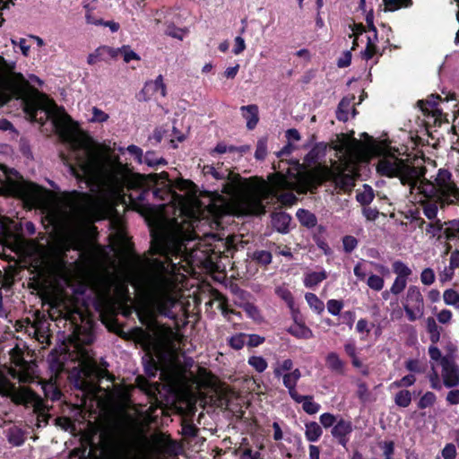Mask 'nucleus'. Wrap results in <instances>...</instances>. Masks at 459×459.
<instances>
[{
    "label": "nucleus",
    "instance_id": "23",
    "mask_svg": "<svg viewBox=\"0 0 459 459\" xmlns=\"http://www.w3.org/2000/svg\"><path fill=\"white\" fill-rule=\"evenodd\" d=\"M325 363L330 370L337 374H343L344 362L336 352H329L325 358Z\"/></svg>",
    "mask_w": 459,
    "mask_h": 459
},
{
    "label": "nucleus",
    "instance_id": "43",
    "mask_svg": "<svg viewBox=\"0 0 459 459\" xmlns=\"http://www.w3.org/2000/svg\"><path fill=\"white\" fill-rule=\"evenodd\" d=\"M356 198L361 204H370L374 199L373 189L369 186L365 185L363 190L357 194Z\"/></svg>",
    "mask_w": 459,
    "mask_h": 459
},
{
    "label": "nucleus",
    "instance_id": "13",
    "mask_svg": "<svg viewBox=\"0 0 459 459\" xmlns=\"http://www.w3.org/2000/svg\"><path fill=\"white\" fill-rule=\"evenodd\" d=\"M447 100H442L438 96H431L427 100H420L418 105L425 116L432 117L434 123L441 122L443 119L448 120L446 115L443 113L445 104Z\"/></svg>",
    "mask_w": 459,
    "mask_h": 459
},
{
    "label": "nucleus",
    "instance_id": "36",
    "mask_svg": "<svg viewBox=\"0 0 459 459\" xmlns=\"http://www.w3.org/2000/svg\"><path fill=\"white\" fill-rule=\"evenodd\" d=\"M300 377V370L299 368H295L282 376V382L285 387H292L297 385V383Z\"/></svg>",
    "mask_w": 459,
    "mask_h": 459
},
{
    "label": "nucleus",
    "instance_id": "31",
    "mask_svg": "<svg viewBox=\"0 0 459 459\" xmlns=\"http://www.w3.org/2000/svg\"><path fill=\"white\" fill-rule=\"evenodd\" d=\"M305 299L307 302L309 307L317 314H321L325 310L324 302L318 299V297L311 292H307L305 295Z\"/></svg>",
    "mask_w": 459,
    "mask_h": 459
},
{
    "label": "nucleus",
    "instance_id": "9",
    "mask_svg": "<svg viewBox=\"0 0 459 459\" xmlns=\"http://www.w3.org/2000/svg\"><path fill=\"white\" fill-rule=\"evenodd\" d=\"M204 173L212 174V177L217 179H222L225 177L228 178V180L222 186V192L229 196L237 212L240 215V209L238 204V196L248 191L251 188V186L243 182L238 175H232L227 170L221 173L212 166L205 167Z\"/></svg>",
    "mask_w": 459,
    "mask_h": 459
},
{
    "label": "nucleus",
    "instance_id": "12",
    "mask_svg": "<svg viewBox=\"0 0 459 459\" xmlns=\"http://www.w3.org/2000/svg\"><path fill=\"white\" fill-rule=\"evenodd\" d=\"M16 228L17 225L13 220L0 217V237L3 238L0 242L3 243L4 247L18 254L22 250V239L13 234Z\"/></svg>",
    "mask_w": 459,
    "mask_h": 459
},
{
    "label": "nucleus",
    "instance_id": "16",
    "mask_svg": "<svg viewBox=\"0 0 459 459\" xmlns=\"http://www.w3.org/2000/svg\"><path fill=\"white\" fill-rule=\"evenodd\" d=\"M371 267H374V269L380 274L382 275H388L389 274V269L381 264H377V263H374V262H369V261H361V262H359L355 266H354V269H353V272H354V274L355 276L360 280V281H364L366 280V277L367 275L370 274L371 273Z\"/></svg>",
    "mask_w": 459,
    "mask_h": 459
},
{
    "label": "nucleus",
    "instance_id": "59",
    "mask_svg": "<svg viewBox=\"0 0 459 459\" xmlns=\"http://www.w3.org/2000/svg\"><path fill=\"white\" fill-rule=\"evenodd\" d=\"M103 49L101 47L98 48L94 52L88 56L87 62L89 65H94L100 60L104 59Z\"/></svg>",
    "mask_w": 459,
    "mask_h": 459
},
{
    "label": "nucleus",
    "instance_id": "61",
    "mask_svg": "<svg viewBox=\"0 0 459 459\" xmlns=\"http://www.w3.org/2000/svg\"><path fill=\"white\" fill-rule=\"evenodd\" d=\"M166 34L172 38L182 39L186 34V31L182 29H178L172 25H169L166 30Z\"/></svg>",
    "mask_w": 459,
    "mask_h": 459
},
{
    "label": "nucleus",
    "instance_id": "40",
    "mask_svg": "<svg viewBox=\"0 0 459 459\" xmlns=\"http://www.w3.org/2000/svg\"><path fill=\"white\" fill-rule=\"evenodd\" d=\"M247 363L258 373L264 372L268 367L267 361L261 356L249 357Z\"/></svg>",
    "mask_w": 459,
    "mask_h": 459
},
{
    "label": "nucleus",
    "instance_id": "2",
    "mask_svg": "<svg viewBox=\"0 0 459 459\" xmlns=\"http://www.w3.org/2000/svg\"><path fill=\"white\" fill-rule=\"evenodd\" d=\"M157 186L153 195L164 201L159 204L157 213L150 220L151 252L160 258L149 261L152 275L148 285L150 306H143L138 311L140 321L151 327L148 349L159 359L176 356L177 334L172 329L154 322L153 309L169 316L178 300V275L177 264L171 256H186L187 246L198 237L196 228L204 219V210L195 197V186L189 180L178 179L174 184L167 172L151 175Z\"/></svg>",
    "mask_w": 459,
    "mask_h": 459
},
{
    "label": "nucleus",
    "instance_id": "64",
    "mask_svg": "<svg viewBox=\"0 0 459 459\" xmlns=\"http://www.w3.org/2000/svg\"><path fill=\"white\" fill-rule=\"evenodd\" d=\"M449 267L452 271L459 267V249L452 251L449 258Z\"/></svg>",
    "mask_w": 459,
    "mask_h": 459
},
{
    "label": "nucleus",
    "instance_id": "20",
    "mask_svg": "<svg viewBox=\"0 0 459 459\" xmlns=\"http://www.w3.org/2000/svg\"><path fill=\"white\" fill-rule=\"evenodd\" d=\"M241 111L244 118L247 120V127L249 130L254 129L259 120L258 108L256 105H247L241 107Z\"/></svg>",
    "mask_w": 459,
    "mask_h": 459
},
{
    "label": "nucleus",
    "instance_id": "27",
    "mask_svg": "<svg viewBox=\"0 0 459 459\" xmlns=\"http://www.w3.org/2000/svg\"><path fill=\"white\" fill-rule=\"evenodd\" d=\"M323 434L321 427L315 421L305 425V437L309 442H316Z\"/></svg>",
    "mask_w": 459,
    "mask_h": 459
},
{
    "label": "nucleus",
    "instance_id": "54",
    "mask_svg": "<svg viewBox=\"0 0 459 459\" xmlns=\"http://www.w3.org/2000/svg\"><path fill=\"white\" fill-rule=\"evenodd\" d=\"M267 153V141L265 138L259 139L256 144V150L255 152V157L257 160H263L266 156Z\"/></svg>",
    "mask_w": 459,
    "mask_h": 459
},
{
    "label": "nucleus",
    "instance_id": "49",
    "mask_svg": "<svg viewBox=\"0 0 459 459\" xmlns=\"http://www.w3.org/2000/svg\"><path fill=\"white\" fill-rule=\"evenodd\" d=\"M247 337L245 333L235 334L230 338L229 344L235 350H240L247 342Z\"/></svg>",
    "mask_w": 459,
    "mask_h": 459
},
{
    "label": "nucleus",
    "instance_id": "11",
    "mask_svg": "<svg viewBox=\"0 0 459 459\" xmlns=\"http://www.w3.org/2000/svg\"><path fill=\"white\" fill-rule=\"evenodd\" d=\"M402 305L410 322L420 320L425 315L424 299L418 286L411 285L408 288Z\"/></svg>",
    "mask_w": 459,
    "mask_h": 459
},
{
    "label": "nucleus",
    "instance_id": "38",
    "mask_svg": "<svg viewBox=\"0 0 459 459\" xmlns=\"http://www.w3.org/2000/svg\"><path fill=\"white\" fill-rule=\"evenodd\" d=\"M385 11L394 12L403 7L411 5V0H383Z\"/></svg>",
    "mask_w": 459,
    "mask_h": 459
},
{
    "label": "nucleus",
    "instance_id": "34",
    "mask_svg": "<svg viewBox=\"0 0 459 459\" xmlns=\"http://www.w3.org/2000/svg\"><path fill=\"white\" fill-rule=\"evenodd\" d=\"M373 324H370L367 319L360 318L355 326L356 332L360 335V340L365 341L368 339L371 329L373 327Z\"/></svg>",
    "mask_w": 459,
    "mask_h": 459
},
{
    "label": "nucleus",
    "instance_id": "18",
    "mask_svg": "<svg viewBox=\"0 0 459 459\" xmlns=\"http://www.w3.org/2000/svg\"><path fill=\"white\" fill-rule=\"evenodd\" d=\"M426 224L425 231L426 234L431 238H437L440 240L444 235V229L446 227V221L442 222L440 220H433L429 223H426L424 220H420V227Z\"/></svg>",
    "mask_w": 459,
    "mask_h": 459
},
{
    "label": "nucleus",
    "instance_id": "26",
    "mask_svg": "<svg viewBox=\"0 0 459 459\" xmlns=\"http://www.w3.org/2000/svg\"><path fill=\"white\" fill-rule=\"evenodd\" d=\"M327 274L325 271L322 270L319 272H308L304 275V285L307 288H313L325 280Z\"/></svg>",
    "mask_w": 459,
    "mask_h": 459
},
{
    "label": "nucleus",
    "instance_id": "10",
    "mask_svg": "<svg viewBox=\"0 0 459 459\" xmlns=\"http://www.w3.org/2000/svg\"><path fill=\"white\" fill-rule=\"evenodd\" d=\"M10 359L13 366L7 368L8 373L20 382L28 383L33 381L36 377V364L26 361L22 357V352L19 348H13L10 351Z\"/></svg>",
    "mask_w": 459,
    "mask_h": 459
},
{
    "label": "nucleus",
    "instance_id": "50",
    "mask_svg": "<svg viewBox=\"0 0 459 459\" xmlns=\"http://www.w3.org/2000/svg\"><path fill=\"white\" fill-rule=\"evenodd\" d=\"M120 50L125 63H129L132 60L139 61L141 59L140 56L127 45L122 46Z\"/></svg>",
    "mask_w": 459,
    "mask_h": 459
},
{
    "label": "nucleus",
    "instance_id": "57",
    "mask_svg": "<svg viewBox=\"0 0 459 459\" xmlns=\"http://www.w3.org/2000/svg\"><path fill=\"white\" fill-rule=\"evenodd\" d=\"M358 245V240L353 236H345L342 238L343 249L346 253L352 252Z\"/></svg>",
    "mask_w": 459,
    "mask_h": 459
},
{
    "label": "nucleus",
    "instance_id": "47",
    "mask_svg": "<svg viewBox=\"0 0 459 459\" xmlns=\"http://www.w3.org/2000/svg\"><path fill=\"white\" fill-rule=\"evenodd\" d=\"M393 269L394 272L397 274L396 277L407 279L411 273V270L401 261L394 262L393 264Z\"/></svg>",
    "mask_w": 459,
    "mask_h": 459
},
{
    "label": "nucleus",
    "instance_id": "56",
    "mask_svg": "<svg viewBox=\"0 0 459 459\" xmlns=\"http://www.w3.org/2000/svg\"><path fill=\"white\" fill-rule=\"evenodd\" d=\"M320 423L325 429L334 426L337 422V418L332 413H323L319 418Z\"/></svg>",
    "mask_w": 459,
    "mask_h": 459
},
{
    "label": "nucleus",
    "instance_id": "41",
    "mask_svg": "<svg viewBox=\"0 0 459 459\" xmlns=\"http://www.w3.org/2000/svg\"><path fill=\"white\" fill-rule=\"evenodd\" d=\"M276 295L284 300L290 308L294 307V299L290 290L285 286H279L275 289Z\"/></svg>",
    "mask_w": 459,
    "mask_h": 459
},
{
    "label": "nucleus",
    "instance_id": "39",
    "mask_svg": "<svg viewBox=\"0 0 459 459\" xmlns=\"http://www.w3.org/2000/svg\"><path fill=\"white\" fill-rule=\"evenodd\" d=\"M411 394L408 390H401L394 396V403L397 406L406 408L411 404Z\"/></svg>",
    "mask_w": 459,
    "mask_h": 459
},
{
    "label": "nucleus",
    "instance_id": "35",
    "mask_svg": "<svg viewBox=\"0 0 459 459\" xmlns=\"http://www.w3.org/2000/svg\"><path fill=\"white\" fill-rule=\"evenodd\" d=\"M385 275H382V274H373V273H370L367 279V285L368 286V288H370L371 290H375V291H380L383 288H384V285H385V280H384V277Z\"/></svg>",
    "mask_w": 459,
    "mask_h": 459
},
{
    "label": "nucleus",
    "instance_id": "3",
    "mask_svg": "<svg viewBox=\"0 0 459 459\" xmlns=\"http://www.w3.org/2000/svg\"><path fill=\"white\" fill-rule=\"evenodd\" d=\"M355 169L346 159L334 161L331 167L318 165L307 170L299 162H294L286 173L276 172L268 177V183L263 181L238 196L240 215L262 214L264 212L263 201L270 195L276 197L284 205H292L297 197L291 192L304 194L325 181H332L343 191L354 186Z\"/></svg>",
    "mask_w": 459,
    "mask_h": 459
},
{
    "label": "nucleus",
    "instance_id": "46",
    "mask_svg": "<svg viewBox=\"0 0 459 459\" xmlns=\"http://www.w3.org/2000/svg\"><path fill=\"white\" fill-rule=\"evenodd\" d=\"M437 400V396L432 392H426L419 400L418 407L420 409H426L432 406Z\"/></svg>",
    "mask_w": 459,
    "mask_h": 459
},
{
    "label": "nucleus",
    "instance_id": "17",
    "mask_svg": "<svg viewBox=\"0 0 459 459\" xmlns=\"http://www.w3.org/2000/svg\"><path fill=\"white\" fill-rule=\"evenodd\" d=\"M353 430L352 423L350 420L340 419L332 429V436L338 440V443L345 447L349 442L350 435Z\"/></svg>",
    "mask_w": 459,
    "mask_h": 459
},
{
    "label": "nucleus",
    "instance_id": "62",
    "mask_svg": "<svg viewBox=\"0 0 459 459\" xmlns=\"http://www.w3.org/2000/svg\"><path fill=\"white\" fill-rule=\"evenodd\" d=\"M444 459H455L456 456V449L453 444H447L441 452Z\"/></svg>",
    "mask_w": 459,
    "mask_h": 459
},
{
    "label": "nucleus",
    "instance_id": "21",
    "mask_svg": "<svg viewBox=\"0 0 459 459\" xmlns=\"http://www.w3.org/2000/svg\"><path fill=\"white\" fill-rule=\"evenodd\" d=\"M6 437L11 445L13 446H20L25 441V433L21 428L12 426L7 429Z\"/></svg>",
    "mask_w": 459,
    "mask_h": 459
},
{
    "label": "nucleus",
    "instance_id": "4",
    "mask_svg": "<svg viewBox=\"0 0 459 459\" xmlns=\"http://www.w3.org/2000/svg\"><path fill=\"white\" fill-rule=\"evenodd\" d=\"M369 139L368 143V152L377 158L376 164L377 172L387 178H398L404 186H411L417 182L423 171L408 163L397 148L391 146L387 140H373L367 134H364Z\"/></svg>",
    "mask_w": 459,
    "mask_h": 459
},
{
    "label": "nucleus",
    "instance_id": "24",
    "mask_svg": "<svg viewBox=\"0 0 459 459\" xmlns=\"http://www.w3.org/2000/svg\"><path fill=\"white\" fill-rule=\"evenodd\" d=\"M288 333L299 339H311L314 334L310 328L303 324L295 323L288 328Z\"/></svg>",
    "mask_w": 459,
    "mask_h": 459
},
{
    "label": "nucleus",
    "instance_id": "30",
    "mask_svg": "<svg viewBox=\"0 0 459 459\" xmlns=\"http://www.w3.org/2000/svg\"><path fill=\"white\" fill-rule=\"evenodd\" d=\"M41 385L46 397L50 398L52 401L60 399L61 392L52 381L41 382Z\"/></svg>",
    "mask_w": 459,
    "mask_h": 459
},
{
    "label": "nucleus",
    "instance_id": "48",
    "mask_svg": "<svg viewBox=\"0 0 459 459\" xmlns=\"http://www.w3.org/2000/svg\"><path fill=\"white\" fill-rule=\"evenodd\" d=\"M302 408L307 414H316L320 410V404L315 403L312 396H307L302 403Z\"/></svg>",
    "mask_w": 459,
    "mask_h": 459
},
{
    "label": "nucleus",
    "instance_id": "60",
    "mask_svg": "<svg viewBox=\"0 0 459 459\" xmlns=\"http://www.w3.org/2000/svg\"><path fill=\"white\" fill-rule=\"evenodd\" d=\"M246 49V42L245 39L241 36H238L234 39V48L232 52L234 55L238 56L241 54Z\"/></svg>",
    "mask_w": 459,
    "mask_h": 459
},
{
    "label": "nucleus",
    "instance_id": "45",
    "mask_svg": "<svg viewBox=\"0 0 459 459\" xmlns=\"http://www.w3.org/2000/svg\"><path fill=\"white\" fill-rule=\"evenodd\" d=\"M252 259L255 260L257 263L267 265L272 262V255L269 251L265 250H257L255 251L252 255Z\"/></svg>",
    "mask_w": 459,
    "mask_h": 459
},
{
    "label": "nucleus",
    "instance_id": "19",
    "mask_svg": "<svg viewBox=\"0 0 459 459\" xmlns=\"http://www.w3.org/2000/svg\"><path fill=\"white\" fill-rule=\"evenodd\" d=\"M354 97H345L339 103L336 117L340 121H347L350 117V113L355 116L356 110L353 107Z\"/></svg>",
    "mask_w": 459,
    "mask_h": 459
},
{
    "label": "nucleus",
    "instance_id": "32",
    "mask_svg": "<svg viewBox=\"0 0 459 459\" xmlns=\"http://www.w3.org/2000/svg\"><path fill=\"white\" fill-rule=\"evenodd\" d=\"M296 215L299 222L306 227L311 228L316 224V216L307 210L299 209Z\"/></svg>",
    "mask_w": 459,
    "mask_h": 459
},
{
    "label": "nucleus",
    "instance_id": "15",
    "mask_svg": "<svg viewBox=\"0 0 459 459\" xmlns=\"http://www.w3.org/2000/svg\"><path fill=\"white\" fill-rule=\"evenodd\" d=\"M413 200L418 202L422 206L423 214L429 220H437L438 209L441 208V203L438 197H426L421 193H414Z\"/></svg>",
    "mask_w": 459,
    "mask_h": 459
},
{
    "label": "nucleus",
    "instance_id": "29",
    "mask_svg": "<svg viewBox=\"0 0 459 459\" xmlns=\"http://www.w3.org/2000/svg\"><path fill=\"white\" fill-rule=\"evenodd\" d=\"M426 325L427 330L429 333V339L433 344H436L440 340L441 329L433 317H428L426 320Z\"/></svg>",
    "mask_w": 459,
    "mask_h": 459
},
{
    "label": "nucleus",
    "instance_id": "63",
    "mask_svg": "<svg viewBox=\"0 0 459 459\" xmlns=\"http://www.w3.org/2000/svg\"><path fill=\"white\" fill-rule=\"evenodd\" d=\"M446 402L451 405L459 404V389H453L447 393Z\"/></svg>",
    "mask_w": 459,
    "mask_h": 459
},
{
    "label": "nucleus",
    "instance_id": "28",
    "mask_svg": "<svg viewBox=\"0 0 459 459\" xmlns=\"http://www.w3.org/2000/svg\"><path fill=\"white\" fill-rule=\"evenodd\" d=\"M144 90L152 91V92H160L162 97H165L167 95V88L164 83L163 76L160 74L155 80L146 82Z\"/></svg>",
    "mask_w": 459,
    "mask_h": 459
},
{
    "label": "nucleus",
    "instance_id": "53",
    "mask_svg": "<svg viewBox=\"0 0 459 459\" xmlns=\"http://www.w3.org/2000/svg\"><path fill=\"white\" fill-rule=\"evenodd\" d=\"M407 285V279L402 277H396L394 281L393 285L390 288V292L398 295L400 294Z\"/></svg>",
    "mask_w": 459,
    "mask_h": 459
},
{
    "label": "nucleus",
    "instance_id": "25",
    "mask_svg": "<svg viewBox=\"0 0 459 459\" xmlns=\"http://www.w3.org/2000/svg\"><path fill=\"white\" fill-rule=\"evenodd\" d=\"M291 218L289 214L285 212H277L273 216V227L281 233H286L288 231V228Z\"/></svg>",
    "mask_w": 459,
    "mask_h": 459
},
{
    "label": "nucleus",
    "instance_id": "1",
    "mask_svg": "<svg viewBox=\"0 0 459 459\" xmlns=\"http://www.w3.org/2000/svg\"><path fill=\"white\" fill-rule=\"evenodd\" d=\"M16 63L0 56V106L13 98L22 100L23 110L30 121L44 125L50 119L56 132L67 143L66 163L73 176L83 181L96 195L74 194L60 221L77 236L83 233L100 213L124 198V188L129 183L131 170L107 146L98 144L88 134L80 132L65 109L45 95L27 96L29 81L16 73Z\"/></svg>",
    "mask_w": 459,
    "mask_h": 459
},
{
    "label": "nucleus",
    "instance_id": "51",
    "mask_svg": "<svg viewBox=\"0 0 459 459\" xmlns=\"http://www.w3.org/2000/svg\"><path fill=\"white\" fill-rule=\"evenodd\" d=\"M91 114L92 117L90 119L91 123H104L109 118V116L106 112L97 107L91 108Z\"/></svg>",
    "mask_w": 459,
    "mask_h": 459
},
{
    "label": "nucleus",
    "instance_id": "14",
    "mask_svg": "<svg viewBox=\"0 0 459 459\" xmlns=\"http://www.w3.org/2000/svg\"><path fill=\"white\" fill-rule=\"evenodd\" d=\"M443 384L447 388L459 385V366L455 361L454 356H444L441 359Z\"/></svg>",
    "mask_w": 459,
    "mask_h": 459
},
{
    "label": "nucleus",
    "instance_id": "58",
    "mask_svg": "<svg viewBox=\"0 0 459 459\" xmlns=\"http://www.w3.org/2000/svg\"><path fill=\"white\" fill-rule=\"evenodd\" d=\"M452 317H453V313L449 309H446V308L441 309L437 314V320L440 324H443V325L449 324L452 320Z\"/></svg>",
    "mask_w": 459,
    "mask_h": 459
},
{
    "label": "nucleus",
    "instance_id": "8",
    "mask_svg": "<svg viewBox=\"0 0 459 459\" xmlns=\"http://www.w3.org/2000/svg\"><path fill=\"white\" fill-rule=\"evenodd\" d=\"M372 13L367 14L366 22L368 26V29L361 23H353L350 25L351 33L349 35L350 38H354L352 48L354 49L359 46V40L365 34L367 39L366 48L361 51V56L365 60H369L378 54V48L377 43L378 41L377 29L373 23Z\"/></svg>",
    "mask_w": 459,
    "mask_h": 459
},
{
    "label": "nucleus",
    "instance_id": "55",
    "mask_svg": "<svg viewBox=\"0 0 459 459\" xmlns=\"http://www.w3.org/2000/svg\"><path fill=\"white\" fill-rule=\"evenodd\" d=\"M435 280V273L431 268H426L421 272L420 281L424 285H431Z\"/></svg>",
    "mask_w": 459,
    "mask_h": 459
},
{
    "label": "nucleus",
    "instance_id": "22",
    "mask_svg": "<svg viewBox=\"0 0 459 459\" xmlns=\"http://www.w3.org/2000/svg\"><path fill=\"white\" fill-rule=\"evenodd\" d=\"M444 238L446 241H459V218L446 221Z\"/></svg>",
    "mask_w": 459,
    "mask_h": 459
},
{
    "label": "nucleus",
    "instance_id": "42",
    "mask_svg": "<svg viewBox=\"0 0 459 459\" xmlns=\"http://www.w3.org/2000/svg\"><path fill=\"white\" fill-rule=\"evenodd\" d=\"M293 362L291 359H287L281 362L277 363L273 369V374L276 377H282L285 373L292 371Z\"/></svg>",
    "mask_w": 459,
    "mask_h": 459
},
{
    "label": "nucleus",
    "instance_id": "7",
    "mask_svg": "<svg viewBox=\"0 0 459 459\" xmlns=\"http://www.w3.org/2000/svg\"><path fill=\"white\" fill-rule=\"evenodd\" d=\"M0 394L10 397L16 404H22L27 408L32 407L34 412L38 414L39 421L47 424L48 407L43 399L28 387H15L2 370H0Z\"/></svg>",
    "mask_w": 459,
    "mask_h": 459
},
{
    "label": "nucleus",
    "instance_id": "6",
    "mask_svg": "<svg viewBox=\"0 0 459 459\" xmlns=\"http://www.w3.org/2000/svg\"><path fill=\"white\" fill-rule=\"evenodd\" d=\"M0 194L16 196L33 204H39L45 197L46 190L28 182L15 170L0 169Z\"/></svg>",
    "mask_w": 459,
    "mask_h": 459
},
{
    "label": "nucleus",
    "instance_id": "37",
    "mask_svg": "<svg viewBox=\"0 0 459 459\" xmlns=\"http://www.w3.org/2000/svg\"><path fill=\"white\" fill-rule=\"evenodd\" d=\"M238 459H264L261 453L250 447H238L236 450Z\"/></svg>",
    "mask_w": 459,
    "mask_h": 459
},
{
    "label": "nucleus",
    "instance_id": "44",
    "mask_svg": "<svg viewBox=\"0 0 459 459\" xmlns=\"http://www.w3.org/2000/svg\"><path fill=\"white\" fill-rule=\"evenodd\" d=\"M143 163L147 164L150 167H155L158 165H165L167 162L163 158H160L153 152H147L145 155L143 157Z\"/></svg>",
    "mask_w": 459,
    "mask_h": 459
},
{
    "label": "nucleus",
    "instance_id": "5",
    "mask_svg": "<svg viewBox=\"0 0 459 459\" xmlns=\"http://www.w3.org/2000/svg\"><path fill=\"white\" fill-rule=\"evenodd\" d=\"M421 170L422 176L411 186V195L416 191L426 197H438L441 209L459 204V186L451 171L444 168L438 169L430 178H426L425 169H421Z\"/></svg>",
    "mask_w": 459,
    "mask_h": 459
},
{
    "label": "nucleus",
    "instance_id": "52",
    "mask_svg": "<svg viewBox=\"0 0 459 459\" xmlns=\"http://www.w3.org/2000/svg\"><path fill=\"white\" fill-rule=\"evenodd\" d=\"M326 306L327 310L331 315L338 316L343 307V302L338 299H329Z\"/></svg>",
    "mask_w": 459,
    "mask_h": 459
},
{
    "label": "nucleus",
    "instance_id": "33",
    "mask_svg": "<svg viewBox=\"0 0 459 459\" xmlns=\"http://www.w3.org/2000/svg\"><path fill=\"white\" fill-rule=\"evenodd\" d=\"M443 300L446 305L459 310V292L454 289H447L443 293Z\"/></svg>",
    "mask_w": 459,
    "mask_h": 459
}]
</instances>
